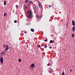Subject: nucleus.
<instances>
[{"instance_id": "2eb2a0df", "label": "nucleus", "mask_w": 75, "mask_h": 75, "mask_svg": "<svg viewBox=\"0 0 75 75\" xmlns=\"http://www.w3.org/2000/svg\"><path fill=\"white\" fill-rule=\"evenodd\" d=\"M37 47H40L41 46H40V45H37Z\"/></svg>"}, {"instance_id": "c9c22d12", "label": "nucleus", "mask_w": 75, "mask_h": 75, "mask_svg": "<svg viewBox=\"0 0 75 75\" xmlns=\"http://www.w3.org/2000/svg\"><path fill=\"white\" fill-rule=\"evenodd\" d=\"M72 28H75V27H73Z\"/></svg>"}, {"instance_id": "f3484780", "label": "nucleus", "mask_w": 75, "mask_h": 75, "mask_svg": "<svg viewBox=\"0 0 75 75\" xmlns=\"http://www.w3.org/2000/svg\"><path fill=\"white\" fill-rule=\"evenodd\" d=\"M24 33H25V34H26V33H27V31H26V30H24Z\"/></svg>"}, {"instance_id": "9d476101", "label": "nucleus", "mask_w": 75, "mask_h": 75, "mask_svg": "<svg viewBox=\"0 0 75 75\" xmlns=\"http://www.w3.org/2000/svg\"><path fill=\"white\" fill-rule=\"evenodd\" d=\"M71 35H72V38H74V37H75V34H74V33H73Z\"/></svg>"}, {"instance_id": "b1692460", "label": "nucleus", "mask_w": 75, "mask_h": 75, "mask_svg": "<svg viewBox=\"0 0 75 75\" xmlns=\"http://www.w3.org/2000/svg\"><path fill=\"white\" fill-rule=\"evenodd\" d=\"M48 7H49V8H50V7H51V5H49Z\"/></svg>"}, {"instance_id": "39448f33", "label": "nucleus", "mask_w": 75, "mask_h": 75, "mask_svg": "<svg viewBox=\"0 0 75 75\" xmlns=\"http://www.w3.org/2000/svg\"><path fill=\"white\" fill-rule=\"evenodd\" d=\"M33 3V1H30L28 2L27 5L28 6H29L30 5V3Z\"/></svg>"}, {"instance_id": "393cba45", "label": "nucleus", "mask_w": 75, "mask_h": 75, "mask_svg": "<svg viewBox=\"0 0 75 75\" xmlns=\"http://www.w3.org/2000/svg\"><path fill=\"white\" fill-rule=\"evenodd\" d=\"M14 22L15 23H17V21L16 20L14 21Z\"/></svg>"}, {"instance_id": "f704fd0d", "label": "nucleus", "mask_w": 75, "mask_h": 75, "mask_svg": "<svg viewBox=\"0 0 75 75\" xmlns=\"http://www.w3.org/2000/svg\"><path fill=\"white\" fill-rule=\"evenodd\" d=\"M31 51H33V49H31Z\"/></svg>"}, {"instance_id": "c85d7f7f", "label": "nucleus", "mask_w": 75, "mask_h": 75, "mask_svg": "<svg viewBox=\"0 0 75 75\" xmlns=\"http://www.w3.org/2000/svg\"><path fill=\"white\" fill-rule=\"evenodd\" d=\"M73 31H75V28H72Z\"/></svg>"}, {"instance_id": "72a5a7b5", "label": "nucleus", "mask_w": 75, "mask_h": 75, "mask_svg": "<svg viewBox=\"0 0 75 75\" xmlns=\"http://www.w3.org/2000/svg\"><path fill=\"white\" fill-rule=\"evenodd\" d=\"M66 25L67 27H68V23H67Z\"/></svg>"}, {"instance_id": "6ab92c4d", "label": "nucleus", "mask_w": 75, "mask_h": 75, "mask_svg": "<svg viewBox=\"0 0 75 75\" xmlns=\"http://www.w3.org/2000/svg\"><path fill=\"white\" fill-rule=\"evenodd\" d=\"M25 8H27V6L25 5Z\"/></svg>"}, {"instance_id": "dca6fc26", "label": "nucleus", "mask_w": 75, "mask_h": 75, "mask_svg": "<svg viewBox=\"0 0 75 75\" xmlns=\"http://www.w3.org/2000/svg\"><path fill=\"white\" fill-rule=\"evenodd\" d=\"M62 75H65V73H64V72H62Z\"/></svg>"}, {"instance_id": "aec40b11", "label": "nucleus", "mask_w": 75, "mask_h": 75, "mask_svg": "<svg viewBox=\"0 0 75 75\" xmlns=\"http://www.w3.org/2000/svg\"><path fill=\"white\" fill-rule=\"evenodd\" d=\"M51 70H49V72H52V69H51Z\"/></svg>"}, {"instance_id": "20e7f679", "label": "nucleus", "mask_w": 75, "mask_h": 75, "mask_svg": "<svg viewBox=\"0 0 75 75\" xmlns=\"http://www.w3.org/2000/svg\"><path fill=\"white\" fill-rule=\"evenodd\" d=\"M6 52H3L0 53V55L1 56L3 55H4L5 54H6Z\"/></svg>"}, {"instance_id": "cd10ccee", "label": "nucleus", "mask_w": 75, "mask_h": 75, "mask_svg": "<svg viewBox=\"0 0 75 75\" xmlns=\"http://www.w3.org/2000/svg\"><path fill=\"white\" fill-rule=\"evenodd\" d=\"M48 41V40L46 39L45 40V42H47V41Z\"/></svg>"}, {"instance_id": "f257e3e1", "label": "nucleus", "mask_w": 75, "mask_h": 75, "mask_svg": "<svg viewBox=\"0 0 75 75\" xmlns=\"http://www.w3.org/2000/svg\"><path fill=\"white\" fill-rule=\"evenodd\" d=\"M26 17L29 18H31L33 17V14L31 11H29L27 12V15H26Z\"/></svg>"}, {"instance_id": "a878e982", "label": "nucleus", "mask_w": 75, "mask_h": 75, "mask_svg": "<svg viewBox=\"0 0 75 75\" xmlns=\"http://www.w3.org/2000/svg\"><path fill=\"white\" fill-rule=\"evenodd\" d=\"M28 1V0H25V3H27Z\"/></svg>"}, {"instance_id": "4468645a", "label": "nucleus", "mask_w": 75, "mask_h": 75, "mask_svg": "<svg viewBox=\"0 0 75 75\" xmlns=\"http://www.w3.org/2000/svg\"><path fill=\"white\" fill-rule=\"evenodd\" d=\"M4 15L5 16H7V13H4Z\"/></svg>"}, {"instance_id": "2f4dec72", "label": "nucleus", "mask_w": 75, "mask_h": 75, "mask_svg": "<svg viewBox=\"0 0 75 75\" xmlns=\"http://www.w3.org/2000/svg\"><path fill=\"white\" fill-rule=\"evenodd\" d=\"M34 13H36V11H35V10H34Z\"/></svg>"}, {"instance_id": "ddd939ff", "label": "nucleus", "mask_w": 75, "mask_h": 75, "mask_svg": "<svg viewBox=\"0 0 75 75\" xmlns=\"http://www.w3.org/2000/svg\"><path fill=\"white\" fill-rule=\"evenodd\" d=\"M30 31H32V32H34V29H33L31 28V29H30Z\"/></svg>"}, {"instance_id": "7c9ffc66", "label": "nucleus", "mask_w": 75, "mask_h": 75, "mask_svg": "<svg viewBox=\"0 0 75 75\" xmlns=\"http://www.w3.org/2000/svg\"><path fill=\"white\" fill-rule=\"evenodd\" d=\"M16 8H18V5H16Z\"/></svg>"}, {"instance_id": "0eeeda50", "label": "nucleus", "mask_w": 75, "mask_h": 75, "mask_svg": "<svg viewBox=\"0 0 75 75\" xmlns=\"http://www.w3.org/2000/svg\"><path fill=\"white\" fill-rule=\"evenodd\" d=\"M31 66L32 68H34V66H35V65L33 63L31 65Z\"/></svg>"}, {"instance_id": "5701e85b", "label": "nucleus", "mask_w": 75, "mask_h": 75, "mask_svg": "<svg viewBox=\"0 0 75 75\" xmlns=\"http://www.w3.org/2000/svg\"><path fill=\"white\" fill-rule=\"evenodd\" d=\"M70 72H72V69H70Z\"/></svg>"}, {"instance_id": "f8f14e48", "label": "nucleus", "mask_w": 75, "mask_h": 75, "mask_svg": "<svg viewBox=\"0 0 75 75\" xmlns=\"http://www.w3.org/2000/svg\"><path fill=\"white\" fill-rule=\"evenodd\" d=\"M33 9L34 10H38V8H37V7H34L33 8Z\"/></svg>"}, {"instance_id": "a211bd4d", "label": "nucleus", "mask_w": 75, "mask_h": 75, "mask_svg": "<svg viewBox=\"0 0 75 75\" xmlns=\"http://www.w3.org/2000/svg\"><path fill=\"white\" fill-rule=\"evenodd\" d=\"M3 47H4V48H5V47L6 46V45L5 44H4L3 45Z\"/></svg>"}, {"instance_id": "f03ea898", "label": "nucleus", "mask_w": 75, "mask_h": 75, "mask_svg": "<svg viewBox=\"0 0 75 75\" xmlns=\"http://www.w3.org/2000/svg\"><path fill=\"white\" fill-rule=\"evenodd\" d=\"M6 48H5L4 49V51H7V50H8V49H9V47H8V45H6Z\"/></svg>"}, {"instance_id": "9b49d317", "label": "nucleus", "mask_w": 75, "mask_h": 75, "mask_svg": "<svg viewBox=\"0 0 75 75\" xmlns=\"http://www.w3.org/2000/svg\"><path fill=\"white\" fill-rule=\"evenodd\" d=\"M38 5L39 7H40V8H41V7H42L41 5V4H40V3H39L38 4Z\"/></svg>"}, {"instance_id": "1a4fd4ad", "label": "nucleus", "mask_w": 75, "mask_h": 75, "mask_svg": "<svg viewBox=\"0 0 75 75\" xmlns=\"http://www.w3.org/2000/svg\"><path fill=\"white\" fill-rule=\"evenodd\" d=\"M7 3V1H5L4 2V6H6V3Z\"/></svg>"}, {"instance_id": "7ed1b4c3", "label": "nucleus", "mask_w": 75, "mask_h": 75, "mask_svg": "<svg viewBox=\"0 0 75 75\" xmlns=\"http://www.w3.org/2000/svg\"><path fill=\"white\" fill-rule=\"evenodd\" d=\"M4 60V59H3V57H1L0 59V62H1V64L3 63Z\"/></svg>"}, {"instance_id": "4be33fe9", "label": "nucleus", "mask_w": 75, "mask_h": 75, "mask_svg": "<svg viewBox=\"0 0 75 75\" xmlns=\"http://www.w3.org/2000/svg\"><path fill=\"white\" fill-rule=\"evenodd\" d=\"M47 46L46 45H45L44 48H47Z\"/></svg>"}, {"instance_id": "bb28decb", "label": "nucleus", "mask_w": 75, "mask_h": 75, "mask_svg": "<svg viewBox=\"0 0 75 75\" xmlns=\"http://www.w3.org/2000/svg\"><path fill=\"white\" fill-rule=\"evenodd\" d=\"M36 18H38V16L37 15H36Z\"/></svg>"}, {"instance_id": "c756f323", "label": "nucleus", "mask_w": 75, "mask_h": 75, "mask_svg": "<svg viewBox=\"0 0 75 75\" xmlns=\"http://www.w3.org/2000/svg\"><path fill=\"white\" fill-rule=\"evenodd\" d=\"M50 65V63H49V64H47V66H49V65Z\"/></svg>"}, {"instance_id": "473e14b6", "label": "nucleus", "mask_w": 75, "mask_h": 75, "mask_svg": "<svg viewBox=\"0 0 75 75\" xmlns=\"http://www.w3.org/2000/svg\"><path fill=\"white\" fill-rule=\"evenodd\" d=\"M50 48V49H51V48H52V47L51 46H50V47H49Z\"/></svg>"}, {"instance_id": "6e6552de", "label": "nucleus", "mask_w": 75, "mask_h": 75, "mask_svg": "<svg viewBox=\"0 0 75 75\" xmlns=\"http://www.w3.org/2000/svg\"><path fill=\"white\" fill-rule=\"evenodd\" d=\"M50 44H51V43H54V41L51 40H50Z\"/></svg>"}, {"instance_id": "412c9836", "label": "nucleus", "mask_w": 75, "mask_h": 75, "mask_svg": "<svg viewBox=\"0 0 75 75\" xmlns=\"http://www.w3.org/2000/svg\"><path fill=\"white\" fill-rule=\"evenodd\" d=\"M18 61L19 62H21V59H19L18 60Z\"/></svg>"}, {"instance_id": "423d86ee", "label": "nucleus", "mask_w": 75, "mask_h": 75, "mask_svg": "<svg viewBox=\"0 0 75 75\" xmlns=\"http://www.w3.org/2000/svg\"><path fill=\"white\" fill-rule=\"evenodd\" d=\"M72 25L73 26L75 25V21H72Z\"/></svg>"}]
</instances>
